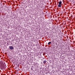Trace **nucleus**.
<instances>
[{
    "label": "nucleus",
    "instance_id": "3",
    "mask_svg": "<svg viewBox=\"0 0 75 75\" xmlns=\"http://www.w3.org/2000/svg\"><path fill=\"white\" fill-rule=\"evenodd\" d=\"M9 48L10 50H12L14 49V47L13 46H9Z\"/></svg>",
    "mask_w": 75,
    "mask_h": 75
},
{
    "label": "nucleus",
    "instance_id": "4",
    "mask_svg": "<svg viewBox=\"0 0 75 75\" xmlns=\"http://www.w3.org/2000/svg\"><path fill=\"white\" fill-rule=\"evenodd\" d=\"M46 62H47V61H46V60H45L43 62V64H45L46 63Z\"/></svg>",
    "mask_w": 75,
    "mask_h": 75
},
{
    "label": "nucleus",
    "instance_id": "2",
    "mask_svg": "<svg viewBox=\"0 0 75 75\" xmlns=\"http://www.w3.org/2000/svg\"><path fill=\"white\" fill-rule=\"evenodd\" d=\"M61 4H62V1H60L59 2V4L58 5V6L59 7H61Z\"/></svg>",
    "mask_w": 75,
    "mask_h": 75
},
{
    "label": "nucleus",
    "instance_id": "5",
    "mask_svg": "<svg viewBox=\"0 0 75 75\" xmlns=\"http://www.w3.org/2000/svg\"><path fill=\"white\" fill-rule=\"evenodd\" d=\"M51 42H49L48 43V45H50V44H51Z\"/></svg>",
    "mask_w": 75,
    "mask_h": 75
},
{
    "label": "nucleus",
    "instance_id": "1",
    "mask_svg": "<svg viewBox=\"0 0 75 75\" xmlns=\"http://www.w3.org/2000/svg\"><path fill=\"white\" fill-rule=\"evenodd\" d=\"M0 66L1 67V69L2 70H4V68H6V64H5V63H2Z\"/></svg>",
    "mask_w": 75,
    "mask_h": 75
}]
</instances>
